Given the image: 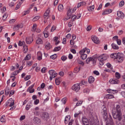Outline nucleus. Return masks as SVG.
<instances>
[{
    "label": "nucleus",
    "mask_w": 125,
    "mask_h": 125,
    "mask_svg": "<svg viewBox=\"0 0 125 125\" xmlns=\"http://www.w3.org/2000/svg\"><path fill=\"white\" fill-rule=\"evenodd\" d=\"M122 107L117 104L112 108V116L115 120L118 119L121 122L122 121Z\"/></svg>",
    "instance_id": "nucleus-1"
},
{
    "label": "nucleus",
    "mask_w": 125,
    "mask_h": 125,
    "mask_svg": "<svg viewBox=\"0 0 125 125\" xmlns=\"http://www.w3.org/2000/svg\"><path fill=\"white\" fill-rule=\"evenodd\" d=\"M115 77L117 79H112L109 81V83H111V84H117V83H120V81L119 79L121 78V74L119 72H116Z\"/></svg>",
    "instance_id": "nucleus-2"
},
{
    "label": "nucleus",
    "mask_w": 125,
    "mask_h": 125,
    "mask_svg": "<svg viewBox=\"0 0 125 125\" xmlns=\"http://www.w3.org/2000/svg\"><path fill=\"white\" fill-rule=\"evenodd\" d=\"M109 58V56L107 54H102L98 57V59L100 62H104V61H106Z\"/></svg>",
    "instance_id": "nucleus-3"
},
{
    "label": "nucleus",
    "mask_w": 125,
    "mask_h": 125,
    "mask_svg": "<svg viewBox=\"0 0 125 125\" xmlns=\"http://www.w3.org/2000/svg\"><path fill=\"white\" fill-rule=\"evenodd\" d=\"M125 55L124 54H121L120 53H118L117 57H116V60L119 63H122L124 60Z\"/></svg>",
    "instance_id": "nucleus-4"
},
{
    "label": "nucleus",
    "mask_w": 125,
    "mask_h": 125,
    "mask_svg": "<svg viewBox=\"0 0 125 125\" xmlns=\"http://www.w3.org/2000/svg\"><path fill=\"white\" fill-rule=\"evenodd\" d=\"M103 109L102 111V116L104 117V120H107V118H108V113L107 112V108L105 107V106L103 105Z\"/></svg>",
    "instance_id": "nucleus-5"
},
{
    "label": "nucleus",
    "mask_w": 125,
    "mask_h": 125,
    "mask_svg": "<svg viewBox=\"0 0 125 125\" xmlns=\"http://www.w3.org/2000/svg\"><path fill=\"white\" fill-rule=\"evenodd\" d=\"M50 75V81H52V78L54 79L56 77H57V73L55 72V70H50L48 72Z\"/></svg>",
    "instance_id": "nucleus-6"
},
{
    "label": "nucleus",
    "mask_w": 125,
    "mask_h": 125,
    "mask_svg": "<svg viewBox=\"0 0 125 125\" xmlns=\"http://www.w3.org/2000/svg\"><path fill=\"white\" fill-rule=\"evenodd\" d=\"M72 89L74 91H75V92H78V91H80V89H81V84H74L72 87Z\"/></svg>",
    "instance_id": "nucleus-7"
},
{
    "label": "nucleus",
    "mask_w": 125,
    "mask_h": 125,
    "mask_svg": "<svg viewBox=\"0 0 125 125\" xmlns=\"http://www.w3.org/2000/svg\"><path fill=\"white\" fill-rule=\"evenodd\" d=\"M42 118L44 121H47L49 119V114L47 112H44L42 114Z\"/></svg>",
    "instance_id": "nucleus-8"
},
{
    "label": "nucleus",
    "mask_w": 125,
    "mask_h": 125,
    "mask_svg": "<svg viewBox=\"0 0 125 125\" xmlns=\"http://www.w3.org/2000/svg\"><path fill=\"white\" fill-rule=\"evenodd\" d=\"M83 125H89L88 124V120L85 117H83L82 119Z\"/></svg>",
    "instance_id": "nucleus-9"
},
{
    "label": "nucleus",
    "mask_w": 125,
    "mask_h": 125,
    "mask_svg": "<svg viewBox=\"0 0 125 125\" xmlns=\"http://www.w3.org/2000/svg\"><path fill=\"white\" fill-rule=\"evenodd\" d=\"M117 15L119 18H121V19H124V18H125V14H124V13L121 11H117Z\"/></svg>",
    "instance_id": "nucleus-10"
},
{
    "label": "nucleus",
    "mask_w": 125,
    "mask_h": 125,
    "mask_svg": "<svg viewBox=\"0 0 125 125\" xmlns=\"http://www.w3.org/2000/svg\"><path fill=\"white\" fill-rule=\"evenodd\" d=\"M91 40L94 42V43H99V39L97 38V37L95 36H92L91 37Z\"/></svg>",
    "instance_id": "nucleus-11"
},
{
    "label": "nucleus",
    "mask_w": 125,
    "mask_h": 125,
    "mask_svg": "<svg viewBox=\"0 0 125 125\" xmlns=\"http://www.w3.org/2000/svg\"><path fill=\"white\" fill-rule=\"evenodd\" d=\"M23 28V25L22 24H18L14 27L13 30L14 31H18L19 30V28Z\"/></svg>",
    "instance_id": "nucleus-12"
},
{
    "label": "nucleus",
    "mask_w": 125,
    "mask_h": 125,
    "mask_svg": "<svg viewBox=\"0 0 125 125\" xmlns=\"http://www.w3.org/2000/svg\"><path fill=\"white\" fill-rule=\"evenodd\" d=\"M51 47H52V46H51V45L50 44V43H49V42H47L45 43V49H46L47 50H49V49H50V48H51Z\"/></svg>",
    "instance_id": "nucleus-13"
},
{
    "label": "nucleus",
    "mask_w": 125,
    "mask_h": 125,
    "mask_svg": "<svg viewBox=\"0 0 125 125\" xmlns=\"http://www.w3.org/2000/svg\"><path fill=\"white\" fill-rule=\"evenodd\" d=\"M26 42L27 44H30V43H32V42H33V38L32 37L26 38Z\"/></svg>",
    "instance_id": "nucleus-14"
},
{
    "label": "nucleus",
    "mask_w": 125,
    "mask_h": 125,
    "mask_svg": "<svg viewBox=\"0 0 125 125\" xmlns=\"http://www.w3.org/2000/svg\"><path fill=\"white\" fill-rule=\"evenodd\" d=\"M111 12H112V9H108L104 11V12L102 13V15H106L107 14H110V13H111Z\"/></svg>",
    "instance_id": "nucleus-15"
},
{
    "label": "nucleus",
    "mask_w": 125,
    "mask_h": 125,
    "mask_svg": "<svg viewBox=\"0 0 125 125\" xmlns=\"http://www.w3.org/2000/svg\"><path fill=\"white\" fill-rule=\"evenodd\" d=\"M93 62V63H94L95 62V59H93L92 57L88 58L86 60V63H88V62Z\"/></svg>",
    "instance_id": "nucleus-16"
},
{
    "label": "nucleus",
    "mask_w": 125,
    "mask_h": 125,
    "mask_svg": "<svg viewBox=\"0 0 125 125\" xmlns=\"http://www.w3.org/2000/svg\"><path fill=\"white\" fill-rule=\"evenodd\" d=\"M33 87H34V85H32L29 87V88L27 89V91L30 92V93H33V92H35V89H33Z\"/></svg>",
    "instance_id": "nucleus-17"
},
{
    "label": "nucleus",
    "mask_w": 125,
    "mask_h": 125,
    "mask_svg": "<svg viewBox=\"0 0 125 125\" xmlns=\"http://www.w3.org/2000/svg\"><path fill=\"white\" fill-rule=\"evenodd\" d=\"M106 125H115V123H114L113 120L110 119L109 121H107Z\"/></svg>",
    "instance_id": "nucleus-18"
},
{
    "label": "nucleus",
    "mask_w": 125,
    "mask_h": 125,
    "mask_svg": "<svg viewBox=\"0 0 125 125\" xmlns=\"http://www.w3.org/2000/svg\"><path fill=\"white\" fill-rule=\"evenodd\" d=\"M111 46L113 49H115L116 50H118V49L119 48V46L114 43L111 44Z\"/></svg>",
    "instance_id": "nucleus-19"
},
{
    "label": "nucleus",
    "mask_w": 125,
    "mask_h": 125,
    "mask_svg": "<svg viewBox=\"0 0 125 125\" xmlns=\"http://www.w3.org/2000/svg\"><path fill=\"white\" fill-rule=\"evenodd\" d=\"M86 4V2L84 1L80 2L78 4L77 7L78 8L81 7V6H83V5H85Z\"/></svg>",
    "instance_id": "nucleus-20"
},
{
    "label": "nucleus",
    "mask_w": 125,
    "mask_h": 125,
    "mask_svg": "<svg viewBox=\"0 0 125 125\" xmlns=\"http://www.w3.org/2000/svg\"><path fill=\"white\" fill-rule=\"evenodd\" d=\"M107 92H108V93H113V94H115V93H118V90H112L111 89H108L107 90ZM115 92V93H114Z\"/></svg>",
    "instance_id": "nucleus-21"
},
{
    "label": "nucleus",
    "mask_w": 125,
    "mask_h": 125,
    "mask_svg": "<svg viewBox=\"0 0 125 125\" xmlns=\"http://www.w3.org/2000/svg\"><path fill=\"white\" fill-rule=\"evenodd\" d=\"M19 68V64L17 63L15 66H12L11 67V71H15V69H18Z\"/></svg>",
    "instance_id": "nucleus-22"
},
{
    "label": "nucleus",
    "mask_w": 125,
    "mask_h": 125,
    "mask_svg": "<svg viewBox=\"0 0 125 125\" xmlns=\"http://www.w3.org/2000/svg\"><path fill=\"white\" fill-rule=\"evenodd\" d=\"M73 12H72V10L71 9H69L67 11V16L69 18V19H70V18H71L72 17V14Z\"/></svg>",
    "instance_id": "nucleus-23"
},
{
    "label": "nucleus",
    "mask_w": 125,
    "mask_h": 125,
    "mask_svg": "<svg viewBox=\"0 0 125 125\" xmlns=\"http://www.w3.org/2000/svg\"><path fill=\"white\" fill-rule=\"evenodd\" d=\"M94 78L92 76H90L88 78V82L89 83H92L94 82Z\"/></svg>",
    "instance_id": "nucleus-24"
},
{
    "label": "nucleus",
    "mask_w": 125,
    "mask_h": 125,
    "mask_svg": "<svg viewBox=\"0 0 125 125\" xmlns=\"http://www.w3.org/2000/svg\"><path fill=\"white\" fill-rule=\"evenodd\" d=\"M58 9L59 11L62 12L63 10L64 9V7L63 6V4H60L58 7Z\"/></svg>",
    "instance_id": "nucleus-25"
},
{
    "label": "nucleus",
    "mask_w": 125,
    "mask_h": 125,
    "mask_svg": "<svg viewBox=\"0 0 125 125\" xmlns=\"http://www.w3.org/2000/svg\"><path fill=\"white\" fill-rule=\"evenodd\" d=\"M55 83H56V84H57V85H59V84H60V77H57L55 79Z\"/></svg>",
    "instance_id": "nucleus-26"
},
{
    "label": "nucleus",
    "mask_w": 125,
    "mask_h": 125,
    "mask_svg": "<svg viewBox=\"0 0 125 125\" xmlns=\"http://www.w3.org/2000/svg\"><path fill=\"white\" fill-rule=\"evenodd\" d=\"M111 58H114L115 59H117V57H118V53H113L110 55Z\"/></svg>",
    "instance_id": "nucleus-27"
},
{
    "label": "nucleus",
    "mask_w": 125,
    "mask_h": 125,
    "mask_svg": "<svg viewBox=\"0 0 125 125\" xmlns=\"http://www.w3.org/2000/svg\"><path fill=\"white\" fill-rule=\"evenodd\" d=\"M36 43L37 44H42V43H43L42 40L41 38H38L36 40Z\"/></svg>",
    "instance_id": "nucleus-28"
},
{
    "label": "nucleus",
    "mask_w": 125,
    "mask_h": 125,
    "mask_svg": "<svg viewBox=\"0 0 125 125\" xmlns=\"http://www.w3.org/2000/svg\"><path fill=\"white\" fill-rule=\"evenodd\" d=\"M33 121L36 123L39 124V123L41 122V120H40V118L38 117H34L33 119Z\"/></svg>",
    "instance_id": "nucleus-29"
},
{
    "label": "nucleus",
    "mask_w": 125,
    "mask_h": 125,
    "mask_svg": "<svg viewBox=\"0 0 125 125\" xmlns=\"http://www.w3.org/2000/svg\"><path fill=\"white\" fill-rule=\"evenodd\" d=\"M81 58L83 60H85V59L87 58V55L85 54H81Z\"/></svg>",
    "instance_id": "nucleus-30"
},
{
    "label": "nucleus",
    "mask_w": 125,
    "mask_h": 125,
    "mask_svg": "<svg viewBox=\"0 0 125 125\" xmlns=\"http://www.w3.org/2000/svg\"><path fill=\"white\" fill-rule=\"evenodd\" d=\"M40 18H41V17L40 16H36L32 19V21L33 22H36V21H38V20H39Z\"/></svg>",
    "instance_id": "nucleus-31"
},
{
    "label": "nucleus",
    "mask_w": 125,
    "mask_h": 125,
    "mask_svg": "<svg viewBox=\"0 0 125 125\" xmlns=\"http://www.w3.org/2000/svg\"><path fill=\"white\" fill-rule=\"evenodd\" d=\"M28 52V47L26 45H23V53H27Z\"/></svg>",
    "instance_id": "nucleus-32"
},
{
    "label": "nucleus",
    "mask_w": 125,
    "mask_h": 125,
    "mask_svg": "<svg viewBox=\"0 0 125 125\" xmlns=\"http://www.w3.org/2000/svg\"><path fill=\"white\" fill-rule=\"evenodd\" d=\"M21 4H22V2H20L18 4H17L16 8H15V10H18L19 8H20V6H21Z\"/></svg>",
    "instance_id": "nucleus-33"
},
{
    "label": "nucleus",
    "mask_w": 125,
    "mask_h": 125,
    "mask_svg": "<svg viewBox=\"0 0 125 125\" xmlns=\"http://www.w3.org/2000/svg\"><path fill=\"white\" fill-rule=\"evenodd\" d=\"M19 46H22V45H25V42L20 41L18 42Z\"/></svg>",
    "instance_id": "nucleus-34"
},
{
    "label": "nucleus",
    "mask_w": 125,
    "mask_h": 125,
    "mask_svg": "<svg viewBox=\"0 0 125 125\" xmlns=\"http://www.w3.org/2000/svg\"><path fill=\"white\" fill-rule=\"evenodd\" d=\"M1 123H5V116L3 115L1 117L0 119Z\"/></svg>",
    "instance_id": "nucleus-35"
},
{
    "label": "nucleus",
    "mask_w": 125,
    "mask_h": 125,
    "mask_svg": "<svg viewBox=\"0 0 125 125\" xmlns=\"http://www.w3.org/2000/svg\"><path fill=\"white\" fill-rule=\"evenodd\" d=\"M60 50H61V47L60 46L56 47L53 49L54 52L59 51Z\"/></svg>",
    "instance_id": "nucleus-36"
},
{
    "label": "nucleus",
    "mask_w": 125,
    "mask_h": 125,
    "mask_svg": "<svg viewBox=\"0 0 125 125\" xmlns=\"http://www.w3.org/2000/svg\"><path fill=\"white\" fill-rule=\"evenodd\" d=\"M9 92H10V90H9V87H7L5 90V95H8V94H9Z\"/></svg>",
    "instance_id": "nucleus-37"
},
{
    "label": "nucleus",
    "mask_w": 125,
    "mask_h": 125,
    "mask_svg": "<svg viewBox=\"0 0 125 125\" xmlns=\"http://www.w3.org/2000/svg\"><path fill=\"white\" fill-rule=\"evenodd\" d=\"M85 51H86V48H85L83 49L82 50H81L79 52V53H80V55L84 54V53H85Z\"/></svg>",
    "instance_id": "nucleus-38"
},
{
    "label": "nucleus",
    "mask_w": 125,
    "mask_h": 125,
    "mask_svg": "<svg viewBox=\"0 0 125 125\" xmlns=\"http://www.w3.org/2000/svg\"><path fill=\"white\" fill-rule=\"evenodd\" d=\"M9 101H11V102L9 106L12 107V106L14 105V100H12V99H10Z\"/></svg>",
    "instance_id": "nucleus-39"
},
{
    "label": "nucleus",
    "mask_w": 125,
    "mask_h": 125,
    "mask_svg": "<svg viewBox=\"0 0 125 125\" xmlns=\"http://www.w3.org/2000/svg\"><path fill=\"white\" fill-rule=\"evenodd\" d=\"M88 10L91 12V11H93L94 10V5H92L91 6H90L89 8L88 9Z\"/></svg>",
    "instance_id": "nucleus-40"
},
{
    "label": "nucleus",
    "mask_w": 125,
    "mask_h": 125,
    "mask_svg": "<svg viewBox=\"0 0 125 125\" xmlns=\"http://www.w3.org/2000/svg\"><path fill=\"white\" fill-rule=\"evenodd\" d=\"M70 119H71V116L68 115V116H66L64 120V123H66V122H68V121H70Z\"/></svg>",
    "instance_id": "nucleus-41"
},
{
    "label": "nucleus",
    "mask_w": 125,
    "mask_h": 125,
    "mask_svg": "<svg viewBox=\"0 0 125 125\" xmlns=\"http://www.w3.org/2000/svg\"><path fill=\"white\" fill-rule=\"evenodd\" d=\"M86 83H87V82L86 81L84 80H82L80 83L79 84H80V85H82V84H83V85H84V84H86Z\"/></svg>",
    "instance_id": "nucleus-42"
},
{
    "label": "nucleus",
    "mask_w": 125,
    "mask_h": 125,
    "mask_svg": "<svg viewBox=\"0 0 125 125\" xmlns=\"http://www.w3.org/2000/svg\"><path fill=\"white\" fill-rule=\"evenodd\" d=\"M82 111H79L78 113H75L74 114V118H78L79 115H82Z\"/></svg>",
    "instance_id": "nucleus-43"
},
{
    "label": "nucleus",
    "mask_w": 125,
    "mask_h": 125,
    "mask_svg": "<svg viewBox=\"0 0 125 125\" xmlns=\"http://www.w3.org/2000/svg\"><path fill=\"white\" fill-rule=\"evenodd\" d=\"M57 57V55L56 54L52 55V56H50V58L51 59H53V60L56 59Z\"/></svg>",
    "instance_id": "nucleus-44"
},
{
    "label": "nucleus",
    "mask_w": 125,
    "mask_h": 125,
    "mask_svg": "<svg viewBox=\"0 0 125 125\" xmlns=\"http://www.w3.org/2000/svg\"><path fill=\"white\" fill-rule=\"evenodd\" d=\"M36 28H37V24H34L32 29V32H35V31H36Z\"/></svg>",
    "instance_id": "nucleus-45"
},
{
    "label": "nucleus",
    "mask_w": 125,
    "mask_h": 125,
    "mask_svg": "<svg viewBox=\"0 0 125 125\" xmlns=\"http://www.w3.org/2000/svg\"><path fill=\"white\" fill-rule=\"evenodd\" d=\"M31 59V56L30 55H27L24 58V60H29Z\"/></svg>",
    "instance_id": "nucleus-46"
},
{
    "label": "nucleus",
    "mask_w": 125,
    "mask_h": 125,
    "mask_svg": "<svg viewBox=\"0 0 125 125\" xmlns=\"http://www.w3.org/2000/svg\"><path fill=\"white\" fill-rule=\"evenodd\" d=\"M61 101L62 103H63V104H66V101H67V98H63L62 99Z\"/></svg>",
    "instance_id": "nucleus-47"
},
{
    "label": "nucleus",
    "mask_w": 125,
    "mask_h": 125,
    "mask_svg": "<svg viewBox=\"0 0 125 125\" xmlns=\"http://www.w3.org/2000/svg\"><path fill=\"white\" fill-rule=\"evenodd\" d=\"M107 98H108V99H113V98H114V97L113 95L108 94L107 95Z\"/></svg>",
    "instance_id": "nucleus-48"
},
{
    "label": "nucleus",
    "mask_w": 125,
    "mask_h": 125,
    "mask_svg": "<svg viewBox=\"0 0 125 125\" xmlns=\"http://www.w3.org/2000/svg\"><path fill=\"white\" fill-rule=\"evenodd\" d=\"M106 66L107 68H109V69H113V66H112V64L110 63H106Z\"/></svg>",
    "instance_id": "nucleus-49"
},
{
    "label": "nucleus",
    "mask_w": 125,
    "mask_h": 125,
    "mask_svg": "<svg viewBox=\"0 0 125 125\" xmlns=\"http://www.w3.org/2000/svg\"><path fill=\"white\" fill-rule=\"evenodd\" d=\"M6 18H7V15H6V13H5L3 16H2V20L3 21L6 20Z\"/></svg>",
    "instance_id": "nucleus-50"
},
{
    "label": "nucleus",
    "mask_w": 125,
    "mask_h": 125,
    "mask_svg": "<svg viewBox=\"0 0 125 125\" xmlns=\"http://www.w3.org/2000/svg\"><path fill=\"white\" fill-rule=\"evenodd\" d=\"M117 43L118 45H121L122 44V40L120 39L116 40Z\"/></svg>",
    "instance_id": "nucleus-51"
},
{
    "label": "nucleus",
    "mask_w": 125,
    "mask_h": 125,
    "mask_svg": "<svg viewBox=\"0 0 125 125\" xmlns=\"http://www.w3.org/2000/svg\"><path fill=\"white\" fill-rule=\"evenodd\" d=\"M83 104V101H78V103L76 104V106H80V105H82Z\"/></svg>",
    "instance_id": "nucleus-52"
},
{
    "label": "nucleus",
    "mask_w": 125,
    "mask_h": 125,
    "mask_svg": "<svg viewBox=\"0 0 125 125\" xmlns=\"http://www.w3.org/2000/svg\"><path fill=\"white\" fill-rule=\"evenodd\" d=\"M49 18V16H48V14H46V13H44V19H48Z\"/></svg>",
    "instance_id": "nucleus-53"
},
{
    "label": "nucleus",
    "mask_w": 125,
    "mask_h": 125,
    "mask_svg": "<svg viewBox=\"0 0 125 125\" xmlns=\"http://www.w3.org/2000/svg\"><path fill=\"white\" fill-rule=\"evenodd\" d=\"M119 5L121 7L124 6V5H125V1H124V0L121 1L119 3Z\"/></svg>",
    "instance_id": "nucleus-54"
},
{
    "label": "nucleus",
    "mask_w": 125,
    "mask_h": 125,
    "mask_svg": "<svg viewBox=\"0 0 125 125\" xmlns=\"http://www.w3.org/2000/svg\"><path fill=\"white\" fill-rule=\"evenodd\" d=\"M61 59L62 61H65V60H67V57H66V56H62L61 57Z\"/></svg>",
    "instance_id": "nucleus-55"
},
{
    "label": "nucleus",
    "mask_w": 125,
    "mask_h": 125,
    "mask_svg": "<svg viewBox=\"0 0 125 125\" xmlns=\"http://www.w3.org/2000/svg\"><path fill=\"white\" fill-rule=\"evenodd\" d=\"M30 79H31V76L30 75H27L24 78L25 81H28V80H30Z\"/></svg>",
    "instance_id": "nucleus-56"
},
{
    "label": "nucleus",
    "mask_w": 125,
    "mask_h": 125,
    "mask_svg": "<svg viewBox=\"0 0 125 125\" xmlns=\"http://www.w3.org/2000/svg\"><path fill=\"white\" fill-rule=\"evenodd\" d=\"M83 92L84 93H88L89 92V89L86 88L83 90Z\"/></svg>",
    "instance_id": "nucleus-57"
},
{
    "label": "nucleus",
    "mask_w": 125,
    "mask_h": 125,
    "mask_svg": "<svg viewBox=\"0 0 125 125\" xmlns=\"http://www.w3.org/2000/svg\"><path fill=\"white\" fill-rule=\"evenodd\" d=\"M55 30H56V26L53 25L51 29V32H53V31H55Z\"/></svg>",
    "instance_id": "nucleus-58"
},
{
    "label": "nucleus",
    "mask_w": 125,
    "mask_h": 125,
    "mask_svg": "<svg viewBox=\"0 0 125 125\" xmlns=\"http://www.w3.org/2000/svg\"><path fill=\"white\" fill-rule=\"evenodd\" d=\"M70 51L72 53H73V54H76V53H77V51L74 49H71Z\"/></svg>",
    "instance_id": "nucleus-59"
},
{
    "label": "nucleus",
    "mask_w": 125,
    "mask_h": 125,
    "mask_svg": "<svg viewBox=\"0 0 125 125\" xmlns=\"http://www.w3.org/2000/svg\"><path fill=\"white\" fill-rule=\"evenodd\" d=\"M31 106L32 105L31 104L26 105V107H25L26 110H29V109H30V108H31Z\"/></svg>",
    "instance_id": "nucleus-60"
},
{
    "label": "nucleus",
    "mask_w": 125,
    "mask_h": 125,
    "mask_svg": "<svg viewBox=\"0 0 125 125\" xmlns=\"http://www.w3.org/2000/svg\"><path fill=\"white\" fill-rule=\"evenodd\" d=\"M68 26L69 28H71V27L73 26V22H72V21H69Z\"/></svg>",
    "instance_id": "nucleus-61"
},
{
    "label": "nucleus",
    "mask_w": 125,
    "mask_h": 125,
    "mask_svg": "<svg viewBox=\"0 0 125 125\" xmlns=\"http://www.w3.org/2000/svg\"><path fill=\"white\" fill-rule=\"evenodd\" d=\"M46 70V67H43L41 70L42 73H45Z\"/></svg>",
    "instance_id": "nucleus-62"
},
{
    "label": "nucleus",
    "mask_w": 125,
    "mask_h": 125,
    "mask_svg": "<svg viewBox=\"0 0 125 125\" xmlns=\"http://www.w3.org/2000/svg\"><path fill=\"white\" fill-rule=\"evenodd\" d=\"M25 115L21 116L20 117V121H23V120H25Z\"/></svg>",
    "instance_id": "nucleus-63"
},
{
    "label": "nucleus",
    "mask_w": 125,
    "mask_h": 125,
    "mask_svg": "<svg viewBox=\"0 0 125 125\" xmlns=\"http://www.w3.org/2000/svg\"><path fill=\"white\" fill-rule=\"evenodd\" d=\"M122 42L124 45H125V37L122 38Z\"/></svg>",
    "instance_id": "nucleus-64"
}]
</instances>
